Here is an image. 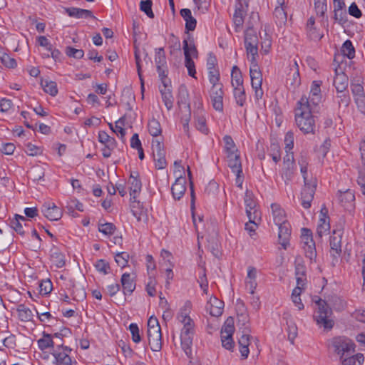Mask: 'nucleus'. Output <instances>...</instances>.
Wrapping results in <instances>:
<instances>
[{
    "label": "nucleus",
    "mask_w": 365,
    "mask_h": 365,
    "mask_svg": "<svg viewBox=\"0 0 365 365\" xmlns=\"http://www.w3.org/2000/svg\"><path fill=\"white\" fill-rule=\"evenodd\" d=\"M336 92V98L338 99L339 107L340 108L341 106H344L345 108H347L351 102L349 91L347 90H344L343 91Z\"/></svg>",
    "instance_id": "44"
},
{
    "label": "nucleus",
    "mask_w": 365,
    "mask_h": 365,
    "mask_svg": "<svg viewBox=\"0 0 365 365\" xmlns=\"http://www.w3.org/2000/svg\"><path fill=\"white\" fill-rule=\"evenodd\" d=\"M321 86L322 81H314L312 83L309 96L307 97L309 98L310 104L315 108L318 106L322 98Z\"/></svg>",
    "instance_id": "20"
},
{
    "label": "nucleus",
    "mask_w": 365,
    "mask_h": 365,
    "mask_svg": "<svg viewBox=\"0 0 365 365\" xmlns=\"http://www.w3.org/2000/svg\"><path fill=\"white\" fill-rule=\"evenodd\" d=\"M178 104L179 106L190 108L189 93L185 86H181L178 96Z\"/></svg>",
    "instance_id": "36"
},
{
    "label": "nucleus",
    "mask_w": 365,
    "mask_h": 365,
    "mask_svg": "<svg viewBox=\"0 0 365 365\" xmlns=\"http://www.w3.org/2000/svg\"><path fill=\"white\" fill-rule=\"evenodd\" d=\"M66 53L68 56L77 59H81L84 56V51L82 49H76L71 46L66 47Z\"/></svg>",
    "instance_id": "56"
},
{
    "label": "nucleus",
    "mask_w": 365,
    "mask_h": 365,
    "mask_svg": "<svg viewBox=\"0 0 365 365\" xmlns=\"http://www.w3.org/2000/svg\"><path fill=\"white\" fill-rule=\"evenodd\" d=\"M152 149L155 168L164 169L167 166V162L163 143L158 140H153L152 142Z\"/></svg>",
    "instance_id": "8"
},
{
    "label": "nucleus",
    "mask_w": 365,
    "mask_h": 365,
    "mask_svg": "<svg viewBox=\"0 0 365 365\" xmlns=\"http://www.w3.org/2000/svg\"><path fill=\"white\" fill-rule=\"evenodd\" d=\"M43 215L51 221H57L62 217L61 210L53 202H46L42 207Z\"/></svg>",
    "instance_id": "14"
},
{
    "label": "nucleus",
    "mask_w": 365,
    "mask_h": 365,
    "mask_svg": "<svg viewBox=\"0 0 365 365\" xmlns=\"http://www.w3.org/2000/svg\"><path fill=\"white\" fill-rule=\"evenodd\" d=\"M124 125V120L123 118L119 119L115 123L114 133H116L123 140L125 135V130L123 128Z\"/></svg>",
    "instance_id": "62"
},
{
    "label": "nucleus",
    "mask_w": 365,
    "mask_h": 365,
    "mask_svg": "<svg viewBox=\"0 0 365 365\" xmlns=\"http://www.w3.org/2000/svg\"><path fill=\"white\" fill-rule=\"evenodd\" d=\"M206 309L209 311L211 316L218 317L221 316L223 312L224 302L217 297H211L207 302Z\"/></svg>",
    "instance_id": "21"
},
{
    "label": "nucleus",
    "mask_w": 365,
    "mask_h": 365,
    "mask_svg": "<svg viewBox=\"0 0 365 365\" xmlns=\"http://www.w3.org/2000/svg\"><path fill=\"white\" fill-rule=\"evenodd\" d=\"M28 220L26 217L16 214L14 218L11 220V227L19 235H24L25 230L24 226L27 227Z\"/></svg>",
    "instance_id": "23"
},
{
    "label": "nucleus",
    "mask_w": 365,
    "mask_h": 365,
    "mask_svg": "<svg viewBox=\"0 0 365 365\" xmlns=\"http://www.w3.org/2000/svg\"><path fill=\"white\" fill-rule=\"evenodd\" d=\"M285 151L289 152L294 147V133L288 131L284 137Z\"/></svg>",
    "instance_id": "61"
},
{
    "label": "nucleus",
    "mask_w": 365,
    "mask_h": 365,
    "mask_svg": "<svg viewBox=\"0 0 365 365\" xmlns=\"http://www.w3.org/2000/svg\"><path fill=\"white\" fill-rule=\"evenodd\" d=\"M330 232L329 217L327 215V211L321 210L320 217L317 227V235L322 238L324 235H327Z\"/></svg>",
    "instance_id": "18"
},
{
    "label": "nucleus",
    "mask_w": 365,
    "mask_h": 365,
    "mask_svg": "<svg viewBox=\"0 0 365 365\" xmlns=\"http://www.w3.org/2000/svg\"><path fill=\"white\" fill-rule=\"evenodd\" d=\"M98 141L103 144L104 146L110 145H116V141L114 138H112L108 135V134L103 130H101L98 133Z\"/></svg>",
    "instance_id": "48"
},
{
    "label": "nucleus",
    "mask_w": 365,
    "mask_h": 365,
    "mask_svg": "<svg viewBox=\"0 0 365 365\" xmlns=\"http://www.w3.org/2000/svg\"><path fill=\"white\" fill-rule=\"evenodd\" d=\"M191 309V302L187 301L183 306L180 309V313L178 315V319L182 324H185L186 322L193 321L189 316L190 312Z\"/></svg>",
    "instance_id": "34"
},
{
    "label": "nucleus",
    "mask_w": 365,
    "mask_h": 365,
    "mask_svg": "<svg viewBox=\"0 0 365 365\" xmlns=\"http://www.w3.org/2000/svg\"><path fill=\"white\" fill-rule=\"evenodd\" d=\"M233 95L236 103L240 106H243L246 102V94L244 86L233 87Z\"/></svg>",
    "instance_id": "37"
},
{
    "label": "nucleus",
    "mask_w": 365,
    "mask_h": 365,
    "mask_svg": "<svg viewBox=\"0 0 365 365\" xmlns=\"http://www.w3.org/2000/svg\"><path fill=\"white\" fill-rule=\"evenodd\" d=\"M234 331V319L230 317L226 319L221 329L222 345L227 350H232L234 347L235 343L232 339Z\"/></svg>",
    "instance_id": "5"
},
{
    "label": "nucleus",
    "mask_w": 365,
    "mask_h": 365,
    "mask_svg": "<svg viewBox=\"0 0 365 365\" xmlns=\"http://www.w3.org/2000/svg\"><path fill=\"white\" fill-rule=\"evenodd\" d=\"M148 344L153 351H159L162 348L161 329L147 330Z\"/></svg>",
    "instance_id": "13"
},
{
    "label": "nucleus",
    "mask_w": 365,
    "mask_h": 365,
    "mask_svg": "<svg viewBox=\"0 0 365 365\" xmlns=\"http://www.w3.org/2000/svg\"><path fill=\"white\" fill-rule=\"evenodd\" d=\"M180 14L185 21V30L187 32L194 31L196 28L197 21L192 16L190 9H182L180 10Z\"/></svg>",
    "instance_id": "25"
},
{
    "label": "nucleus",
    "mask_w": 365,
    "mask_h": 365,
    "mask_svg": "<svg viewBox=\"0 0 365 365\" xmlns=\"http://www.w3.org/2000/svg\"><path fill=\"white\" fill-rule=\"evenodd\" d=\"M302 249L304 251L305 257L309 259L311 262L315 260L317 257V250L314 242L307 245H303Z\"/></svg>",
    "instance_id": "47"
},
{
    "label": "nucleus",
    "mask_w": 365,
    "mask_h": 365,
    "mask_svg": "<svg viewBox=\"0 0 365 365\" xmlns=\"http://www.w3.org/2000/svg\"><path fill=\"white\" fill-rule=\"evenodd\" d=\"M153 1L151 0H142L140 2V9L149 18L153 19L154 14L152 10Z\"/></svg>",
    "instance_id": "49"
},
{
    "label": "nucleus",
    "mask_w": 365,
    "mask_h": 365,
    "mask_svg": "<svg viewBox=\"0 0 365 365\" xmlns=\"http://www.w3.org/2000/svg\"><path fill=\"white\" fill-rule=\"evenodd\" d=\"M246 13L239 11L237 9H235L233 15V22L235 26L236 32H239L242 28L244 18L246 16Z\"/></svg>",
    "instance_id": "46"
},
{
    "label": "nucleus",
    "mask_w": 365,
    "mask_h": 365,
    "mask_svg": "<svg viewBox=\"0 0 365 365\" xmlns=\"http://www.w3.org/2000/svg\"><path fill=\"white\" fill-rule=\"evenodd\" d=\"M313 107L307 96H303L297 103L295 108V122L297 126L304 134H314L316 123L312 113Z\"/></svg>",
    "instance_id": "1"
},
{
    "label": "nucleus",
    "mask_w": 365,
    "mask_h": 365,
    "mask_svg": "<svg viewBox=\"0 0 365 365\" xmlns=\"http://www.w3.org/2000/svg\"><path fill=\"white\" fill-rule=\"evenodd\" d=\"M334 235H338V236H331L330 237V247H331V254L333 256L339 255L341 252V236L343 234V231L341 229L340 230H334Z\"/></svg>",
    "instance_id": "22"
},
{
    "label": "nucleus",
    "mask_w": 365,
    "mask_h": 365,
    "mask_svg": "<svg viewBox=\"0 0 365 365\" xmlns=\"http://www.w3.org/2000/svg\"><path fill=\"white\" fill-rule=\"evenodd\" d=\"M333 84L336 91H343L347 90L349 78L344 73H336Z\"/></svg>",
    "instance_id": "29"
},
{
    "label": "nucleus",
    "mask_w": 365,
    "mask_h": 365,
    "mask_svg": "<svg viewBox=\"0 0 365 365\" xmlns=\"http://www.w3.org/2000/svg\"><path fill=\"white\" fill-rule=\"evenodd\" d=\"M26 153L31 156H36L40 155L42 153V150L40 147H38L31 143H29L26 145Z\"/></svg>",
    "instance_id": "64"
},
{
    "label": "nucleus",
    "mask_w": 365,
    "mask_h": 365,
    "mask_svg": "<svg viewBox=\"0 0 365 365\" xmlns=\"http://www.w3.org/2000/svg\"><path fill=\"white\" fill-rule=\"evenodd\" d=\"M277 6H276L273 15L276 24L279 26L284 24L287 21V16L286 12V6L284 0H277Z\"/></svg>",
    "instance_id": "19"
},
{
    "label": "nucleus",
    "mask_w": 365,
    "mask_h": 365,
    "mask_svg": "<svg viewBox=\"0 0 365 365\" xmlns=\"http://www.w3.org/2000/svg\"><path fill=\"white\" fill-rule=\"evenodd\" d=\"M245 205L246 207V214L249 219H261V212L257 209V202L252 192L246 191L245 195Z\"/></svg>",
    "instance_id": "9"
},
{
    "label": "nucleus",
    "mask_w": 365,
    "mask_h": 365,
    "mask_svg": "<svg viewBox=\"0 0 365 365\" xmlns=\"http://www.w3.org/2000/svg\"><path fill=\"white\" fill-rule=\"evenodd\" d=\"M287 84L289 85L290 88L295 89L301 84L299 68L291 69L287 78Z\"/></svg>",
    "instance_id": "32"
},
{
    "label": "nucleus",
    "mask_w": 365,
    "mask_h": 365,
    "mask_svg": "<svg viewBox=\"0 0 365 365\" xmlns=\"http://www.w3.org/2000/svg\"><path fill=\"white\" fill-rule=\"evenodd\" d=\"M314 8L318 15L323 16L327 11V0H314Z\"/></svg>",
    "instance_id": "60"
},
{
    "label": "nucleus",
    "mask_w": 365,
    "mask_h": 365,
    "mask_svg": "<svg viewBox=\"0 0 365 365\" xmlns=\"http://www.w3.org/2000/svg\"><path fill=\"white\" fill-rule=\"evenodd\" d=\"M232 86V87L243 86V78L240 68L237 66H234L231 73Z\"/></svg>",
    "instance_id": "38"
},
{
    "label": "nucleus",
    "mask_w": 365,
    "mask_h": 365,
    "mask_svg": "<svg viewBox=\"0 0 365 365\" xmlns=\"http://www.w3.org/2000/svg\"><path fill=\"white\" fill-rule=\"evenodd\" d=\"M148 130L149 133L154 137L160 135L162 133L160 123L155 118L148 121Z\"/></svg>",
    "instance_id": "42"
},
{
    "label": "nucleus",
    "mask_w": 365,
    "mask_h": 365,
    "mask_svg": "<svg viewBox=\"0 0 365 365\" xmlns=\"http://www.w3.org/2000/svg\"><path fill=\"white\" fill-rule=\"evenodd\" d=\"M252 25L247 23V29L245 31V46L247 54L252 56L251 61H256V56L258 54V37L257 33L252 29Z\"/></svg>",
    "instance_id": "3"
},
{
    "label": "nucleus",
    "mask_w": 365,
    "mask_h": 365,
    "mask_svg": "<svg viewBox=\"0 0 365 365\" xmlns=\"http://www.w3.org/2000/svg\"><path fill=\"white\" fill-rule=\"evenodd\" d=\"M341 51L344 56L352 59L355 56V48L350 40H346L342 45Z\"/></svg>",
    "instance_id": "43"
},
{
    "label": "nucleus",
    "mask_w": 365,
    "mask_h": 365,
    "mask_svg": "<svg viewBox=\"0 0 365 365\" xmlns=\"http://www.w3.org/2000/svg\"><path fill=\"white\" fill-rule=\"evenodd\" d=\"M257 269L254 267H249L247 270V276L246 277V288L251 294H254L255 290L257 286Z\"/></svg>",
    "instance_id": "24"
},
{
    "label": "nucleus",
    "mask_w": 365,
    "mask_h": 365,
    "mask_svg": "<svg viewBox=\"0 0 365 365\" xmlns=\"http://www.w3.org/2000/svg\"><path fill=\"white\" fill-rule=\"evenodd\" d=\"M41 86L46 93H48L51 96H56L58 93L57 84L55 81H42Z\"/></svg>",
    "instance_id": "41"
},
{
    "label": "nucleus",
    "mask_w": 365,
    "mask_h": 365,
    "mask_svg": "<svg viewBox=\"0 0 365 365\" xmlns=\"http://www.w3.org/2000/svg\"><path fill=\"white\" fill-rule=\"evenodd\" d=\"M185 66L187 69L188 75L191 77L196 78L195 65L188 54L187 49L185 48Z\"/></svg>",
    "instance_id": "45"
},
{
    "label": "nucleus",
    "mask_w": 365,
    "mask_h": 365,
    "mask_svg": "<svg viewBox=\"0 0 365 365\" xmlns=\"http://www.w3.org/2000/svg\"><path fill=\"white\" fill-rule=\"evenodd\" d=\"M312 301L316 306L313 314L316 324L324 330H331L334 325L331 308L325 300L318 296H314Z\"/></svg>",
    "instance_id": "2"
},
{
    "label": "nucleus",
    "mask_w": 365,
    "mask_h": 365,
    "mask_svg": "<svg viewBox=\"0 0 365 365\" xmlns=\"http://www.w3.org/2000/svg\"><path fill=\"white\" fill-rule=\"evenodd\" d=\"M73 299L76 301H83L86 296V292L82 288H78L73 286L72 291Z\"/></svg>",
    "instance_id": "63"
},
{
    "label": "nucleus",
    "mask_w": 365,
    "mask_h": 365,
    "mask_svg": "<svg viewBox=\"0 0 365 365\" xmlns=\"http://www.w3.org/2000/svg\"><path fill=\"white\" fill-rule=\"evenodd\" d=\"M228 166L233 173H242V164L240 155L233 160H229Z\"/></svg>",
    "instance_id": "57"
},
{
    "label": "nucleus",
    "mask_w": 365,
    "mask_h": 365,
    "mask_svg": "<svg viewBox=\"0 0 365 365\" xmlns=\"http://www.w3.org/2000/svg\"><path fill=\"white\" fill-rule=\"evenodd\" d=\"M99 232H102L106 235H111L115 230V226L114 224L110 222H106L103 224H99L98 225Z\"/></svg>",
    "instance_id": "53"
},
{
    "label": "nucleus",
    "mask_w": 365,
    "mask_h": 365,
    "mask_svg": "<svg viewBox=\"0 0 365 365\" xmlns=\"http://www.w3.org/2000/svg\"><path fill=\"white\" fill-rule=\"evenodd\" d=\"M300 237L302 247H303V245H309V243L314 242L313 240L312 232L308 228L302 229Z\"/></svg>",
    "instance_id": "50"
},
{
    "label": "nucleus",
    "mask_w": 365,
    "mask_h": 365,
    "mask_svg": "<svg viewBox=\"0 0 365 365\" xmlns=\"http://www.w3.org/2000/svg\"><path fill=\"white\" fill-rule=\"evenodd\" d=\"M138 177V172H131L128 180L130 200L133 202H135L142 188V183Z\"/></svg>",
    "instance_id": "12"
},
{
    "label": "nucleus",
    "mask_w": 365,
    "mask_h": 365,
    "mask_svg": "<svg viewBox=\"0 0 365 365\" xmlns=\"http://www.w3.org/2000/svg\"><path fill=\"white\" fill-rule=\"evenodd\" d=\"M339 202L341 205L348 208L349 206H351L355 200V195L352 190H347L345 192H339V195L338 196Z\"/></svg>",
    "instance_id": "30"
},
{
    "label": "nucleus",
    "mask_w": 365,
    "mask_h": 365,
    "mask_svg": "<svg viewBox=\"0 0 365 365\" xmlns=\"http://www.w3.org/2000/svg\"><path fill=\"white\" fill-rule=\"evenodd\" d=\"M186 191V179L182 175H179L171 187L173 197L175 200H180Z\"/></svg>",
    "instance_id": "16"
},
{
    "label": "nucleus",
    "mask_w": 365,
    "mask_h": 365,
    "mask_svg": "<svg viewBox=\"0 0 365 365\" xmlns=\"http://www.w3.org/2000/svg\"><path fill=\"white\" fill-rule=\"evenodd\" d=\"M120 282L124 294H131L135 289V282L130 274L129 273L123 274Z\"/></svg>",
    "instance_id": "26"
},
{
    "label": "nucleus",
    "mask_w": 365,
    "mask_h": 365,
    "mask_svg": "<svg viewBox=\"0 0 365 365\" xmlns=\"http://www.w3.org/2000/svg\"><path fill=\"white\" fill-rule=\"evenodd\" d=\"M155 62L160 79L165 78L168 74L167 62L163 48L155 49Z\"/></svg>",
    "instance_id": "11"
},
{
    "label": "nucleus",
    "mask_w": 365,
    "mask_h": 365,
    "mask_svg": "<svg viewBox=\"0 0 365 365\" xmlns=\"http://www.w3.org/2000/svg\"><path fill=\"white\" fill-rule=\"evenodd\" d=\"M294 170L295 164H283L282 177L284 180L285 183H288V182L292 180Z\"/></svg>",
    "instance_id": "40"
},
{
    "label": "nucleus",
    "mask_w": 365,
    "mask_h": 365,
    "mask_svg": "<svg viewBox=\"0 0 365 365\" xmlns=\"http://www.w3.org/2000/svg\"><path fill=\"white\" fill-rule=\"evenodd\" d=\"M129 330L132 335V340L135 343H139L141 341L139 328L135 323H132L129 326Z\"/></svg>",
    "instance_id": "58"
},
{
    "label": "nucleus",
    "mask_w": 365,
    "mask_h": 365,
    "mask_svg": "<svg viewBox=\"0 0 365 365\" xmlns=\"http://www.w3.org/2000/svg\"><path fill=\"white\" fill-rule=\"evenodd\" d=\"M279 227L278 240L283 249L287 250L289 246L291 235L290 225L288 222L277 225Z\"/></svg>",
    "instance_id": "15"
},
{
    "label": "nucleus",
    "mask_w": 365,
    "mask_h": 365,
    "mask_svg": "<svg viewBox=\"0 0 365 365\" xmlns=\"http://www.w3.org/2000/svg\"><path fill=\"white\" fill-rule=\"evenodd\" d=\"M316 180L304 184L301 192L302 205L304 208L308 209L311 207V203L314 199V195L316 191Z\"/></svg>",
    "instance_id": "10"
},
{
    "label": "nucleus",
    "mask_w": 365,
    "mask_h": 365,
    "mask_svg": "<svg viewBox=\"0 0 365 365\" xmlns=\"http://www.w3.org/2000/svg\"><path fill=\"white\" fill-rule=\"evenodd\" d=\"M129 259V254L126 252H119L115 255V260L119 267L122 268L127 266Z\"/></svg>",
    "instance_id": "52"
},
{
    "label": "nucleus",
    "mask_w": 365,
    "mask_h": 365,
    "mask_svg": "<svg viewBox=\"0 0 365 365\" xmlns=\"http://www.w3.org/2000/svg\"><path fill=\"white\" fill-rule=\"evenodd\" d=\"M351 89L353 95L355 97V102L359 106L364 104V88L360 83H354L351 84Z\"/></svg>",
    "instance_id": "33"
},
{
    "label": "nucleus",
    "mask_w": 365,
    "mask_h": 365,
    "mask_svg": "<svg viewBox=\"0 0 365 365\" xmlns=\"http://www.w3.org/2000/svg\"><path fill=\"white\" fill-rule=\"evenodd\" d=\"M58 342H55L51 334L43 332V337L38 340V348L43 351L48 348H53Z\"/></svg>",
    "instance_id": "31"
},
{
    "label": "nucleus",
    "mask_w": 365,
    "mask_h": 365,
    "mask_svg": "<svg viewBox=\"0 0 365 365\" xmlns=\"http://www.w3.org/2000/svg\"><path fill=\"white\" fill-rule=\"evenodd\" d=\"M271 209L273 220L276 225L282 224L287 222L286 220L285 211L279 204L272 203L271 205Z\"/></svg>",
    "instance_id": "27"
},
{
    "label": "nucleus",
    "mask_w": 365,
    "mask_h": 365,
    "mask_svg": "<svg viewBox=\"0 0 365 365\" xmlns=\"http://www.w3.org/2000/svg\"><path fill=\"white\" fill-rule=\"evenodd\" d=\"M52 290V283L49 279L42 280L39 284V292L42 295L49 294Z\"/></svg>",
    "instance_id": "59"
},
{
    "label": "nucleus",
    "mask_w": 365,
    "mask_h": 365,
    "mask_svg": "<svg viewBox=\"0 0 365 365\" xmlns=\"http://www.w3.org/2000/svg\"><path fill=\"white\" fill-rule=\"evenodd\" d=\"M19 318L22 322H29L32 319V312L25 304H21L17 307Z\"/></svg>",
    "instance_id": "35"
},
{
    "label": "nucleus",
    "mask_w": 365,
    "mask_h": 365,
    "mask_svg": "<svg viewBox=\"0 0 365 365\" xmlns=\"http://www.w3.org/2000/svg\"><path fill=\"white\" fill-rule=\"evenodd\" d=\"M182 324L183 327L180 333L181 346L186 355L188 356L191 354V346L195 334V323L194 321H192Z\"/></svg>",
    "instance_id": "4"
},
{
    "label": "nucleus",
    "mask_w": 365,
    "mask_h": 365,
    "mask_svg": "<svg viewBox=\"0 0 365 365\" xmlns=\"http://www.w3.org/2000/svg\"><path fill=\"white\" fill-rule=\"evenodd\" d=\"M163 86H160V92L162 96L163 101L168 110L173 107L174 98L171 89L168 86L166 78L161 79Z\"/></svg>",
    "instance_id": "17"
},
{
    "label": "nucleus",
    "mask_w": 365,
    "mask_h": 365,
    "mask_svg": "<svg viewBox=\"0 0 365 365\" xmlns=\"http://www.w3.org/2000/svg\"><path fill=\"white\" fill-rule=\"evenodd\" d=\"M185 48L187 49L189 56L191 58L197 57V50L196 46L192 42L188 43L187 40H183V50L185 51Z\"/></svg>",
    "instance_id": "55"
},
{
    "label": "nucleus",
    "mask_w": 365,
    "mask_h": 365,
    "mask_svg": "<svg viewBox=\"0 0 365 365\" xmlns=\"http://www.w3.org/2000/svg\"><path fill=\"white\" fill-rule=\"evenodd\" d=\"M331 346L334 349V351L340 355L342 359L345 355H348L351 352H354V344L349 339L337 337L331 341Z\"/></svg>",
    "instance_id": "7"
},
{
    "label": "nucleus",
    "mask_w": 365,
    "mask_h": 365,
    "mask_svg": "<svg viewBox=\"0 0 365 365\" xmlns=\"http://www.w3.org/2000/svg\"><path fill=\"white\" fill-rule=\"evenodd\" d=\"M71 351L70 347L64 346L63 343L57 344L56 349L51 352L54 358L53 364L54 365H72L73 360L69 356Z\"/></svg>",
    "instance_id": "6"
},
{
    "label": "nucleus",
    "mask_w": 365,
    "mask_h": 365,
    "mask_svg": "<svg viewBox=\"0 0 365 365\" xmlns=\"http://www.w3.org/2000/svg\"><path fill=\"white\" fill-rule=\"evenodd\" d=\"M95 267L99 272L107 274L110 272V267L109 263L105 259H98L95 263Z\"/></svg>",
    "instance_id": "51"
},
{
    "label": "nucleus",
    "mask_w": 365,
    "mask_h": 365,
    "mask_svg": "<svg viewBox=\"0 0 365 365\" xmlns=\"http://www.w3.org/2000/svg\"><path fill=\"white\" fill-rule=\"evenodd\" d=\"M66 11L68 15L71 17H75L77 19L95 18L91 11L87 9L71 7L66 9Z\"/></svg>",
    "instance_id": "28"
},
{
    "label": "nucleus",
    "mask_w": 365,
    "mask_h": 365,
    "mask_svg": "<svg viewBox=\"0 0 365 365\" xmlns=\"http://www.w3.org/2000/svg\"><path fill=\"white\" fill-rule=\"evenodd\" d=\"M341 360V365H361L364 361V356L362 354L358 353L349 357H343Z\"/></svg>",
    "instance_id": "39"
},
{
    "label": "nucleus",
    "mask_w": 365,
    "mask_h": 365,
    "mask_svg": "<svg viewBox=\"0 0 365 365\" xmlns=\"http://www.w3.org/2000/svg\"><path fill=\"white\" fill-rule=\"evenodd\" d=\"M223 141L225 143V150L226 153L235 152L238 150L231 136L225 135L223 138Z\"/></svg>",
    "instance_id": "54"
}]
</instances>
